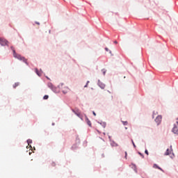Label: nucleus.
<instances>
[{
  "label": "nucleus",
  "mask_w": 178,
  "mask_h": 178,
  "mask_svg": "<svg viewBox=\"0 0 178 178\" xmlns=\"http://www.w3.org/2000/svg\"><path fill=\"white\" fill-rule=\"evenodd\" d=\"M69 91L68 88H65V90H63V94H67V92Z\"/></svg>",
  "instance_id": "6e6552de"
},
{
  "label": "nucleus",
  "mask_w": 178,
  "mask_h": 178,
  "mask_svg": "<svg viewBox=\"0 0 178 178\" xmlns=\"http://www.w3.org/2000/svg\"><path fill=\"white\" fill-rule=\"evenodd\" d=\"M52 126H55V123H53V124H52Z\"/></svg>",
  "instance_id": "a878e982"
},
{
  "label": "nucleus",
  "mask_w": 178,
  "mask_h": 178,
  "mask_svg": "<svg viewBox=\"0 0 178 178\" xmlns=\"http://www.w3.org/2000/svg\"><path fill=\"white\" fill-rule=\"evenodd\" d=\"M139 154L141 155L143 158H144V155H143L141 153L139 152Z\"/></svg>",
  "instance_id": "b1692460"
},
{
  "label": "nucleus",
  "mask_w": 178,
  "mask_h": 178,
  "mask_svg": "<svg viewBox=\"0 0 178 178\" xmlns=\"http://www.w3.org/2000/svg\"><path fill=\"white\" fill-rule=\"evenodd\" d=\"M131 143H132V144H133L134 148H136V144H134V141L133 140H131Z\"/></svg>",
  "instance_id": "2eb2a0df"
},
{
  "label": "nucleus",
  "mask_w": 178,
  "mask_h": 178,
  "mask_svg": "<svg viewBox=\"0 0 178 178\" xmlns=\"http://www.w3.org/2000/svg\"><path fill=\"white\" fill-rule=\"evenodd\" d=\"M0 44H1L2 47H5V45H8V40L0 38Z\"/></svg>",
  "instance_id": "7ed1b4c3"
},
{
  "label": "nucleus",
  "mask_w": 178,
  "mask_h": 178,
  "mask_svg": "<svg viewBox=\"0 0 178 178\" xmlns=\"http://www.w3.org/2000/svg\"><path fill=\"white\" fill-rule=\"evenodd\" d=\"M145 154H146L147 155H149L148 150L146 149V150L145 151Z\"/></svg>",
  "instance_id": "f3484780"
},
{
  "label": "nucleus",
  "mask_w": 178,
  "mask_h": 178,
  "mask_svg": "<svg viewBox=\"0 0 178 178\" xmlns=\"http://www.w3.org/2000/svg\"><path fill=\"white\" fill-rule=\"evenodd\" d=\"M11 49H13V56L14 58H16L17 59H18L19 60H22L24 63H26V65H29V63H27V59H26L24 57L21 56L20 54H17L16 53V50H15V48L11 47Z\"/></svg>",
  "instance_id": "f257e3e1"
},
{
  "label": "nucleus",
  "mask_w": 178,
  "mask_h": 178,
  "mask_svg": "<svg viewBox=\"0 0 178 178\" xmlns=\"http://www.w3.org/2000/svg\"><path fill=\"white\" fill-rule=\"evenodd\" d=\"M108 92H109V94H111V91L108 90Z\"/></svg>",
  "instance_id": "bb28decb"
},
{
  "label": "nucleus",
  "mask_w": 178,
  "mask_h": 178,
  "mask_svg": "<svg viewBox=\"0 0 178 178\" xmlns=\"http://www.w3.org/2000/svg\"><path fill=\"white\" fill-rule=\"evenodd\" d=\"M174 156H175V154L172 153V154L170 156V158H172V159H173Z\"/></svg>",
  "instance_id": "6ab92c4d"
},
{
  "label": "nucleus",
  "mask_w": 178,
  "mask_h": 178,
  "mask_svg": "<svg viewBox=\"0 0 178 178\" xmlns=\"http://www.w3.org/2000/svg\"><path fill=\"white\" fill-rule=\"evenodd\" d=\"M19 82H17V83H15L13 86V88H16V87H19Z\"/></svg>",
  "instance_id": "9d476101"
},
{
  "label": "nucleus",
  "mask_w": 178,
  "mask_h": 178,
  "mask_svg": "<svg viewBox=\"0 0 178 178\" xmlns=\"http://www.w3.org/2000/svg\"><path fill=\"white\" fill-rule=\"evenodd\" d=\"M48 87H49V88L53 89V88H54V85H52V83H48Z\"/></svg>",
  "instance_id": "9b49d317"
},
{
  "label": "nucleus",
  "mask_w": 178,
  "mask_h": 178,
  "mask_svg": "<svg viewBox=\"0 0 178 178\" xmlns=\"http://www.w3.org/2000/svg\"><path fill=\"white\" fill-rule=\"evenodd\" d=\"M125 159H127V152H125Z\"/></svg>",
  "instance_id": "a211bd4d"
},
{
  "label": "nucleus",
  "mask_w": 178,
  "mask_h": 178,
  "mask_svg": "<svg viewBox=\"0 0 178 178\" xmlns=\"http://www.w3.org/2000/svg\"><path fill=\"white\" fill-rule=\"evenodd\" d=\"M86 121L87 124H88L90 126V127H91V121H90V120L88 118H86Z\"/></svg>",
  "instance_id": "0eeeda50"
},
{
  "label": "nucleus",
  "mask_w": 178,
  "mask_h": 178,
  "mask_svg": "<svg viewBox=\"0 0 178 178\" xmlns=\"http://www.w3.org/2000/svg\"><path fill=\"white\" fill-rule=\"evenodd\" d=\"M105 51H106L108 52V51H109V49H108L107 47L105 48Z\"/></svg>",
  "instance_id": "4be33fe9"
},
{
  "label": "nucleus",
  "mask_w": 178,
  "mask_h": 178,
  "mask_svg": "<svg viewBox=\"0 0 178 178\" xmlns=\"http://www.w3.org/2000/svg\"><path fill=\"white\" fill-rule=\"evenodd\" d=\"M98 86L99 87H100V88H102V90H104V88H105V85L104 83L101 82V81H98Z\"/></svg>",
  "instance_id": "39448f33"
},
{
  "label": "nucleus",
  "mask_w": 178,
  "mask_h": 178,
  "mask_svg": "<svg viewBox=\"0 0 178 178\" xmlns=\"http://www.w3.org/2000/svg\"><path fill=\"white\" fill-rule=\"evenodd\" d=\"M122 124H124V126H127L128 122L127 121H122Z\"/></svg>",
  "instance_id": "f8f14e48"
},
{
  "label": "nucleus",
  "mask_w": 178,
  "mask_h": 178,
  "mask_svg": "<svg viewBox=\"0 0 178 178\" xmlns=\"http://www.w3.org/2000/svg\"><path fill=\"white\" fill-rule=\"evenodd\" d=\"M114 44H118V41H114Z\"/></svg>",
  "instance_id": "393cba45"
},
{
  "label": "nucleus",
  "mask_w": 178,
  "mask_h": 178,
  "mask_svg": "<svg viewBox=\"0 0 178 178\" xmlns=\"http://www.w3.org/2000/svg\"><path fill=\"white\" fill-rule=\"evenodd\" d=\"M27 142H28L29 144H30V143H33V140H28Z\"/></svg>",
  "instance_id": "dca6fc26"
},
{
  "label": "nucleus",
  "mask_w": 178,
  "mask_h": 178,
  "mask_svg": "<svg viewBox=\"0 0 178 178\" xmlns=\"http://www.w3.org/2000/svg\"><path fill=\"white\" fill-rule=\"evenodd\" d=\"M164 155H165V156L170 155V149H167Z\"/></svg>",
  "instance_id": "1a4fd4ad"
},
{
  "label": "nucleus",
  "mask_w": 178,
  "mask_h": 178,
  "mask_svg": "<svg viewBox=\"0 0 178 178\" xmlns=\"http://www.w3.org/2000/svg\"><path fill=\"white\" fill-rule=\"evenodd\" d=\"M92 113H93L94 116H97V114L95 113V111H93Z\"/></svg>",
  "instance_id": "5701e85b"
},
{
  "label": "nucleus",
  "mask_w": 178,
  "mask_h": 178,
  "mask_svg": "<svg viewBox=\"0 0 178 178\" xmlns=\"http://www.w3.org/2000/svg\"><path fill=\"white\" fill-rule=\"evenodd\" d=\"M104 74H105V72H104Z\"/></svg>",
  "instance_id": "c756f323"
},
{
  "label": "nucleus",
  "mask_w": 178,
  "mask_h": 178,
  "mask_svg": "<svg viewBox=\"0 0 178 178\" xmlns=\"http://www.w3.org/2000/svg\"><path fill=\"white\" fill-rule=\"evenodd\" d=\"M156 123H157V126L161 124V122H162V115H158L155 119Z\"/></svg>",
  "instance_id": "f03ea898"
},
{
  "label": "nucleus",
  "mask_w": 178,
  "mask_h": 178,
  "mask_svg": "<svg viewBox=\"0 0 178 178\" xmlns=\"http://www.w3.org/2000/svg\"><path fill=\"white\" fill-rule=\"evenodd\" d=\"M172 131H173V133H175V134H178V126L176 125V124H174Z\"/></svg>",
  "instance_id": "20e7f679"
},
{
  "label": "nucleus",
  "mask_w": 178,
  "mask_h": 178,
  "mask_svg": "<svg viewBox=\"0 0 178 178\" xmlns=\"http://www.w3.org/2000/svg\"><path fill=\"white\" fill-rule=\"evenodd\" d=\"M48 98H49V96L44 95V97H43V99H48Z\"/></svg>",
  "instance_id": "ddd939ff"
},
{
  "label": "nucleus",
  "mask_w": 178,
  "mask_h": 178,
  "mask_svg": "<svg viewBox=\"0 0 178 178\" xmlns=\"http://www.w3.org/2000/svg\"><path fill=\"white\" fill-rule=\"evenodd\" d=\"M35 23H38V22H35Z\"/></svg>",
  "instance_id": "c85d7f7f"
},
{
  "label": "nucleus",
  "mask_w": 178,
  "mask_h": 178,
  "mask_svg": "<svg viewBox=\"0 0 178 178\" xmlns=\"http://www.w3.org/2000/svg\"><path fill=\"white\" fill-rule=\"evenodd\" d=\"M177 126H178V118L176 119Z\"/></svg>",
  "instance_id": "412c9836"
},
{
  "label": "nucleus",
  "mask_w": 178,
  "mask_h": 178,
  "mask_svg": "<svg viewBox=\"0 0 178 178\" xmlns=\"http://www.w3.org/2000/svg\"><path fill=\"white\" fill-rule=\"evenodd\" d=\"M153 167L156 168V169H159V170H161V172H165L161 167H159L158 165L156 164H154Z\"/></svg>",
  "instance_id": "423d86ee"
},
{
  "label": "nucleus",
  "mask_w": 178,
  "mask_h": 178,
  "mask_svg": "<svg viewBox=\"0 0 178 178\" xmlns=\"http://www.w3.org/2000/svg\"><path fill=\"white\" fill-rule=\"evenodd\" d=\"M35 72L37 73L38 76H40V73H38V70L36 68L35 69Z\"/></svg>",
  "instance_id": "4468645a"
},
{
  "label": "nucleus",
  "mask_w": 178,
  "mask_h": 178,
  "mask_svg": "<svg viewBox=\"0 0 178 178\" xmlns=\"http://www.w3.org/2000/svg\"><path fill=\"white\" fill-rule=\"evenodd\" d=\"M88 83H90V81H87L86 85L84 86L85 88H86V87H87V86H88Z\"/></svg>",
  "instance_id": "aec40b11"
},
{
  "label": "nucleus",
  "mask_w": 178,
  "mask_h": 178,
  "mask_svg": "<svg viewBox=\"0 0 178 178\" xmlns=\"http://www.w3.org/2000/svg\"><path fill=\"white\" fill-rule=\"evenodd\" d=\"M126 130H127V127H125Z\"/></svg>",
  "instance_id": "cd10ccee"
}]
</instances>
